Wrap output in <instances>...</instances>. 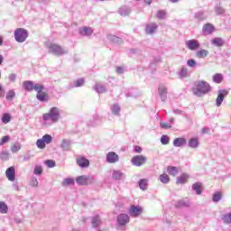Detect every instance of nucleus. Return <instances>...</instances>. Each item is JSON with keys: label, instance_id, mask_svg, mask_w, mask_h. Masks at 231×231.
<instances>
[{"label": "nucleus", "instance_id": "47", "mask_svg": "<svg viewBox=\"0 0 231 231\" xmlns=\"http://www.w3.org/2000/svg\"><path fill=\"white\" fill-rule=\"evenodd\" d=\"M195 19H197L198 21H205V19H207V16L203 12H198L195 14Z\"/></svg>", "mask_w": 231, "mask_h": 231}, {"label": "nucleus", "instance_id": "11", "mask_svg": "<svg viewBox=\"0 0 231 231\" xmlns=\"http://www.w3.org/2000/svg\"><path fill=\"white\" fill-rule=\"evenodd\" d=\"M79 33L81 37H91L93 35V29L88 26H82L79 28Z\"/></svg>", "mask_w": 231, "mask_h": 231}, {"label": "nucleus", "instance_id": "1", "mask_svg": "<svg viewBox=\"0 0 231 231\" xmlns=\"http://www.w3.org/2000/svg\"><path fill=\"white\" fill-rule=\"evenodd\" d=\"M59 120H60V108L59 106H52L48 113L42 115V125L43 127H51Z\"/></svg>", "mask_w": 231, "mask_h": 231}, {"label": "nucleus", "instance_id": "12", "mask_svg": "<svg viewBox=\"0 0 231 231\" xmlns=\"http://www.w3.org/2000/svg\"><path fill=\"white\" fill-rule=\"evenodd\" d=\"M94 90L98 93V95L102 93H106L107 91V85L102 82H97L94 86Z\"/></svg>", "mask_w": 231, "mask_h": 231}, {"label": "nucleus", "instance_id": "18", "mask_svg": "<svg viewBox=\"0 0 231 231\" xmlns=\"http://www.w3.org/2000/svg\"><path fill=\"white\" fill-rule=\"evenodd\" d=\"M188 145L190 149H198L199 147V138L192 137L189 140Z\"/></svg>", "mask_w": 231, "mask_h": 231}, {"label": "nucleus", "instance_id": "56", "mask_svg": "<svg viewBox=\"0 0 231 231\" xmlns=\"http://www.w3.org/2000/svg\"><path fill=\"white\" fill-rule=\"evenodd\" d=\"M33 89L37 91V93L42 92V89H44V87L42 84H34Z\"/></svg>", "mask_w": 231, "mask_h": 231}, {"label": "nucleus", "instance_id": "8", "mask_svg": "<svg viewBox=\"0 0 231 231\" xmlns=\"http://www.w3.org/2000/svg\"><path fill=\"white\" fill-rule=\"evenodd\" d=\"M131 221L129 215L125 213H121L117 216V225L118 226H125Z\"/></svg>", "mask_w": 231, "mask_h": 231}, {"label": "nucleus", "instance_id": "62", "mask_svg": "<svg viewBox=\"0 0 231 231\" xmlns=\"http://www.w3.org/2000/svg\"><path fill=\"white\" fill-rule=\"evenodd\" d=\"M134 152H137V154H140L142 152V148L140 146H134Z\"/></svg>", "mask_w": 231, "mask_h": 231}, {"label": "nucleus", "instance_id": "13", "mask_svg": "<svg viewBox=\"0 0 231 231\" xmlns=\"http://www.w3.org/2000/svg\"><path fill=\"white\" fill-rule=\"evenodd\" d=\"M5 176L9 181H15V168L14 166L9 167L5 171Z\"/></svg>", "mask_w": 231, "mask_h": 231}, {"label": "nucleus", "instance_id": "33", "mask_svg": "<svg viewBox=\"0 0 231 231\" xmlns=\"http://www.w3.org/2000/svg\"><path fill=\"white\" fill-rule=\"evenodd\" d=\"M202 32L206 35H210V33H212V32H214V26H212V24H210V23L205 24L202 29Z\"/></svg>", "mask_w": 231, "mask_h": 231}, {"label": "nucleus", "instance_id": "64", "mask_svg": "<svg viewBox=\"0 0 231 231\" xmlns=\"http://www.w3.org/2000/svg\"><path fill=\"white\" fill-rule=\"evenodd\" d=\"M116 72L119 73L120 75H122V73H124V68H122V67H117V68H116Z\"/></svg>", "mask_w": 231, "mask_h": 231}, {"label": "nucleus", "instance_id": "57", "mask_svg": "<svg viewBox=\"0 0 231 231\" xmlns=\"http://www.w3.org/2000/svg\"><path fill=\"white\" fill-rule=\"evenodd\" d=\"M8 142H10V136L8 135L3 136L2 139L0 140V146L5 145V143H8Z\"/></svg>", "mask_w": 231, "mask_h": 231}, {"label": "nucleus", "instance_id": "31", "mask_svg": "<svg viewBox=\"0 0 231 231\" xmlns=\"http://www.w3.org/2000/svg\"><path fill=\"white\" fill-rule=\"evenodd\" d=\"M189 176L187 173H183L181 176H180L177 179V184L178 185H183V183H187V180H189Z\"/></svg>", "mask_w": 231, "mask_h": 231}, {"label": "nucleus", "instance_id": "20", "mask_svg": "<svg viewBox=\"0 0 231 231\" xmlns=\"http://www.w3.org/2000/svg\"><path fill=\"white\" fill-rule=\"evenodd\" d=\"M192 190L196 191V194L198 196H201L203 192V183L201 182H196L192 185Z\"/></svg>", "mask_w": 231, "mask_h": 231}, {"label": "nucleus", "instance_id": "40", "mask_svg": "<svg viewBox=\"0 0 231 231\" xmlns=\"http://www.w3.org/2000/svg\"><path fill=\"white\" fill-rule=\"evenodd\" d=\"M84 84H85L84 79L80 78L73 82L72 88H82Z\"/></svg>", "mask_w": 231, "mask_h": 231}, {"label": "nucleus", "instance_id": "6", "mask_svg": "<svg viewBox=\"0 0 231 231\" xmlns=\"http://www.w3.org/2000/svg\"><path fill=\"white\" fill-rule=\"evenodd\" d=\"M185 44H186V48H188V50H190L191 51H196L199 50V46H201V44L199 43V41L196 39L188 40L185 42Z\"/></svg>", "mask_w": 231, "mask_h": 231}, {"label": "nucleus", "instance_id": "16", "mask_svg": "<svg viewBox=\"0 0 231 231\" xmlns=\"http://www.w3.org/2000/svg\"><path fill=\"white\" fill-rule=\"evenodd\" d=\"M112 178L116 181H120V180H124V178H125V174L122 172V170H114L112 171Z\"/></svg>", "mask_w": 231, "mask_h": 231}, {"label": "nucleus", "instance_id": "50", "mask_svg": "<svg viewBox=\"0 0 231 231\" xmlns=\"http://www.w3.org/2000/svg\"><path fill=\"white\" fill-rule=\"evenodd\" d=\"M36 145L38 149H46V143L42 140V138L36 141Z\"/></svg>", "mask_w": 231, "mask_h": 231}, {"label": "nucleus", "instance_id": "15", "mask_svg": "<svg viewBox=\"0 0 231 231\" xmlns=\"http://www.w3.org/2000/svg\"><path fill=\"white\" fill-rule=\"evenodd\" d=\"M187 145V139L184 137H177L173 140L174 147H185Z\"/></svg>", "mask_w": 231, "mask_h": 231}, {"label": "nucleus", "instance_id": "23", "mask_svg": "<svg viewBox=\"0 0 231 231\" xmlns=\"http://www.w3.org/2000/svg\"><path fill=\"white\" fill-rule=\"evenodd\" d=\"M211 42L213 46H217V48L225 46V40L223 38H214Z\"/></svg>", "mask_w": 231, "mask_h": 231}, {"label": "nucleus", "instance_id": "63", "mask_svg": "<svg viewBox=\"0 0 231 231\" xmlns=\"http://www.w3.org/2000/svg\"><path fill=\"white\" fill-rule=\"evenodd\" d=\"M0 97L3 98L5 97V89H3V86L0 85Z\"/></svg>", "mask_w": 231, "mask_h": 231}, {"label": "nucleus", "instance_id": "42", "mask_svg": "<svg viewBox=\"0 0 231 231\" xmlns=\"http://www.w3.org/2000/svg\"><path fill=\"white\" fill-rule=\"evenodd\" d=\"M0 214H8V205L4 201H0Z\"/></svg>", "mask_w": 231, "mask_h": 231}, {"label": "nucleus", "instance_id": "22", "mask_svg": "<svg viewBox=\"0 0 231 231\" xmlns=\"http://www.w3.org/2000/svg\"><path fill=\"white\" fill-rule=\"evenodd\" d=\"M118 12L120 15H122L123 17H125L126 15H129V14H131V7L124 5L121 8H119Z\"/></svg>", "mask_w": 231, "mask_h": 231}, {"label": "nucleus", "instance_id": "55", "mask_svg": "<svg viewBox=\"0 0 231 231\" xmlns=\"http://www.w3.org/2000/svg\"><path fill=\"white\" fill-rule=\"evenodd\" d=\"M160 127L162 129H171L172 127V125H171V123H163V122H161L160 123Z\"/></svg>", "mask_w": 231, "mask_h": 231}, {"label": "nucleus", "instance_id": "32", "mask_svg": "<svg viewBox=\"0 0 231 231\" xmlns=\"http://www.w3.org/2000/svg\"><path fill=\"white\" fill-rule=\"evenodd\" d=\"M189 77V69L182 67L179 71V79H187Z\"/></svg>", "mask_w": 231, "mask_h": 231}, {"label": "nucleus", "instance_id": "17", "mask_svg": "<svg viewBox=\"0 0 231 231\" xmlns=\"http://www.w3.org/2000/svg\"><path fill=\"white\" fill-rule=\"evenodd\" d=\"M77 164L79 167H81V169H86L89 167V160L86 159V157H79L77 159Z\"/></svg>", "mask_w": 231, "mask_h": 231}, {"label": "nucleus", "instance_id": "51", "mask_svg": "<svg viewBox=\"0 0 231 231\" xmlns=\"http://www.w3.org/2000/svg\"><path fill=\"white\" fill-rule=\"evenodd\" d=\"M19 151H21V143H16L11 146L12 152L15 153V152H19Z\"/></svg>", "mask_w": 231, "mask_h": 231}, {"label": "nucleus", "instance_id": "41", "mask_svg": "<svg viewBox=\"0 0 231 231\" xmlns=\"http://www.w3.org/2000/svg\"><path fill=\"white\" fill-rule=\"evenodd\" d=\"M11 120H12V116L10 114H8V113L3 114V116H2V123L3 124H10Z\"/></svg>", "mask_w": 231, "mask_h": 231}, {"label": "nucleus", "instance_id": "45", "mask_svg": "<svg viewBox=\"0 0 231 231\" xmlns=\"http://www.w3.org/2000/svg\"><path fill=\"white\" fill-rule=\"evenodd\" d=\"M156 17L161 20L167 19V12L165 10H160L157 12Z\"/></svg>", "mask_w": 231, "mask_h": 231}, {"label": "nucleus", "instance_id": "38", "mask_svg": "<svg viewBox=\"0 0 231 231\" xmlns=\"http://www.w3.org/2000/svg\"><path fill=\"white\" fill-rule=\"evenodd\" d=\"M223 74L217 73L213 76V82H215V84H221L223 82Z\"/></svg>", "mask_w": 231, "mask_h": 231}, {"label": "nucleus", "instance_id": "52", "mask_svg": "<svg viewBox=\"0 0 231 231\" xmlns=\"http://www.w3.org/2000/svg\"><path fill=\"white\" fill-rule=\"evenodd\" d=\"M10 158V152H8L7 151H3L0 152V160H9Z\"/></svg>", "mask_w": 231, "mask_h": 231}, {"label": "nucleus", "instance_id": "25", "mask_svg": "<svg viewBox=\"0 0 231 231\" xmlns=\"http://www.w3.org/2000/svg\"><path fill=\"white\" fill-rule=\"evenodd\" d=\"M197 59H206V57H208V51L205 49L199 50L196 52Z\"/></svg>", "mask_w": 231, "mask_h": 231}, {"label": "nucleus", "instance_id": "29", "mask_svg": "<svg viewBox=\"0 0 231 231\" xmlns=\"http://www.w3.org/2000/svg\"><path fill=\"white\" fill-rule=\"evenodd\" d=\"M167 172L170 174V176H177V174L180 172V170L175 166H168Z\"/></svg>", "mask_w": 231, "mask_h": 231}, {"label": "nucleus", "instance_id": "19", "mask_svg": "<svg viewBox=\"0 0 231 231\" xmlns=\"http://www.w3.org/2000/svg\"><path fill=\"white\" fill-rule=\"evenodd\" d=\"M158 30V24L157 23H150L146 25L145 32L148 35H152Z\"/></svg>", "mask_w": 231, "mask_h": 231}, {"label": "nucleus", "instance_id": "58", "mask_svg": "<svg viewBox=\"0 0 231 231\" xmlns=\"http://www.w3.org/2000/svg\"><path fill=\"white\" fill-rule=\"evenodd\" d=\"M30 185L31 187H39V180L35 177H32Z\"/></svg>", "mask_w": 231, "mask_h": 231}, {"label": "nucleus", "instance_id": "7", "mask_svg": "<svg viewBox=\"0 0 231 231\" xmlns=\"http://www.w3.org/2000/svg\"><path fill=\"white\" fill-rule=\"evenodd\" d=\"M106 162V163H118L120 162V156L115 152H108Z\"/></svg>", "mask_w": 231, "mask_h": 231}, {"label": "nucleus", "instance_id": "5", "mask_svg": "<svg viewBox=\"0 0 231 231\" xmlns=\"http://www.w3.org/2000/svg\"><path fill=\"white\" fill-rule=\"evenodd\" d=\"M131 162L135 167H142L143 165H145V163H147V157L143 155H135L132 158Z\"/></svg>", "mask_w": 231, "mask_h": 231}, {"label": "nucleus", "instance_id": "49", "mask_svg": "<svg viewBox=\"0 0 231 231\" xmlns=\"http://www.w3.org/2000/svg\"><path fill=\"white\" fill-rule=\"evenodd\" d=\"M171 142V138L169 137V135H162L161 137V143L162 145H169V143Z\"/></svg>", "mask_w": 231, "mask_h": 231}, {"label": "nucleus", "instance_id": "61", "mask_svg": "<svg viewBox=\"0 0 231 231\" xmlns=\"http://www.w3.org/2000/svg\"><path fill=\"white\" fill-rule=\"evenodd\" d=\"M15 79H17V74L13 73L9 75L10 82H15Z\"/></svg>", "mask_w": 231, "mask_h": 231}, {"label": "nucleus", "instance_id": "34", "mask_svg": "<svg viewBox=\"0 0 231 231\" xmlns=\"http://www.w3.org/2000/svg\"><path fill=\"white\" fill-rule=\"evenodd\" d=\"M223 198V193L221 191H217L213 194L212 200L214 203H219Z\"/></svg>", "mask_w": 231, "mask_h": 231}, {"label": "nucleus", "instance_id": "46", "mask_svg": "<svg viewBox=\"0 0 231 231\" xmlns=\"http://www.w3.org/2000/svg\"><path fill=\"white\" fill-rule=\"evenodd\" d=\"M75 183V180L71 178H66L62 180L61 185L63 187H68V185H73Z\"/></svg>", "mask_w": 231, "mask_h": 231}, {"label": "nucleus", "instance_id": "54", "mask_svg": "<svg viewBox=\"0 0 231 231\" xmlns=\"http://www.w3.org/2000/svg\"><path fill=\"white\" fill-rule=\"evenodd\" d=\"M44 164L49 167V169H53L55 167L56 163L55 161L53 160H47L44 162Z\"/></svg>", "mask_w": 231, "mask_h": 231}, {"label": "nucleus", "instance_id": "28", "mask_svg": "<svg viewBox=\"0 0 231 231\" xmlns=\"http://www.w3.org/2000/svg\"><path fill=\"white\" fill-rule=\"evenodd\" d=\"M88 176L81 175L76 179V183H78V185H88Z\"/></svg>", "mask_w": 231, "mask_h": 231}, {"label": "nucleus", "instance_id": "36", "mask_svg": "<svg viewBox=\"0 0 231 231\" xmlns=\"http://www.w3.org/2000/svg\"><path fill=\"white\" fill-rule=\"evenodd\" d=\"M36 98L40 100V102H48V96L42 91L37 93Z\"/></svg>", "mask_w": 231, "mask_h": 231}, {"label": "nucleus", "instance_id": "30", "mask_svg": "<svg viewBox=\"0 0 231 231\" xmlns=\"http://www.w3.org/2000/svg\"><path fill=\"white\" fill-rule=\"evenodd\" d=\"M138 183L141 190H147V187H149V180L141 179Z\"/></svg>", "mask_w": 231, "mask_h": 231}, {"label": "nucleus", "instance_id": "14", "mask_svg": "<svg viewBox=\"0 0 231 231\" xmlns=\"http://www.w3.org/2000/svg\"><path fill=\"white\" fill-rule=\"evenodd\" d=\"M158 93L161 100L165 102V100H167V87L160 85L158 88Z\"/></svg>", "mask_w": 231, "mask_h": 231}, {"label": "nucleus", "instance_id": "10", "mask_svg": "<svg viewBox=\"0 0 231 231\" xmlns=\"http://www.w3.org/2000/svg\"><path fill=\"white\" fill-rule=\"evenodd\" d=\"M226 95H228V91L225 89L218 91L217 97L216 99L217 107H221V105L223 104V101L225 100V97H226Z\"/></svg>", "mask_w": 231, "mask_h": 231}, {"label": "nucleus", "instance_id": "39", "mask_svg": "<svg viewBox=\"0 0 231 231\" xmlns=\"http://www.w3.org/2000/svg\"><path fill=\"white\" fill-rule=\"evenodd\" d=\"M100 223H101V220H100L99 216H95V217H92V226L94 228H97V226H100Z\"/></svg>", "mask_w": 231, "mask_h": 231}, {"label": "nucleus", "instance_id": "24", "mask_svg": "<svg viewBox=\"0 0 231 231\" xmlns=\"http://www.w3.org/2000/svg\"><path fill=\"white\" fill-rule=\"evenodd\" d=\"M33 81L26 80L23 83V88L25 91H33Z\"/></svg>", "mask_w": 231, "mask_h": 231}, {"label": "nucleus", "instance_id": "27", "mask_svg": "<svg viewBox=\"0 0 231 231\" xmlns=\"http://www.w3.org/2000/svg\"><path fill=\"white\" fill-rule=\"evenodd\" d=\"M221 219L224 225H231V211L229 213L223 214Z\"/></svg>", "mask_w": 231, "mask_h": 231}, {"label": "nucleus", "instance_id": "9", "mask_svg": "<svg viewBox=\"0 0 231 231\" xmlns=\"http://www.w3.org/2000/svg\"><path fill=\"white\" fill-rule=\"evenodd\" d=\"M143 212V208L140 206H131L128 214L131 217H138Z\"/></svg>", "mask_w": 231, "mask_h": 231}, {"label": "nucleus", "instance_id": "44", "mask_svg": "<svg viewBox=\"0 0 231 231\" xmlns=\"http://www.w3.org/2000/svg\"><path fill=\"white\" fill-rule=\"evenodd\" d=\"M176 207H190V201L187 199L179 200Z\"/></svg>", "mask_w": 231, "mask_h": 231}, {"label": "nucleus", "instance_id": "53", "mask_svg": "<svg viewBox=\"0 0 231 231\" xmlns=\"http://www.w3.org/2000/svg\"><path fill=\"white\" fill-rule=\"evenodd\" d=\"M14 97H15V91L9 90L6 94V100H14Z\"/></svg>", "mask_w": 231, "mask_h": 231}, {"label": "nucleus", "instance_id": "35", "mask_svg": "<svg viewBox=\"0 0 231 231\" xmlns=\"http://www.w3.org/2000/svg\"><path fill=\"white\" fill-rule=\"evenodd\" d=\"M159 180L161 183H163L164 185H167V183L171 181V178L169 177V175H167V173L161 174L159 176Z\"/></svg>", "mask_w": 231, "mask_h": 231}, {"label": "nucleus", "instance_id": "21", "mask_svg": "<svg viewBox=\"0 0 231 231\" xmlns=\"http://www.w3.org/2000/svg\"><path fill=\"white\" fill-rule=\"evenodd\" d=\"M121 110H122V108H120V105H118V103H115L110 107V111H111L112 115H114L115 116H120Z\"/></svg>", "mask_w": 231, "mask_h": 231}, {"label": "nucleus", "instance_id": "2", "mask_svg": "<svg viewBox=\"0 0 231 231\" xmlns=\"http://www.w3.org/2000/svg\"><path fill=\"white\" fill-rule=\"evenodd\" d=\"M212 87L205 80H198L193 83L191 91L195 97H205L208 93H210Z\"/></svg>", "mask_w": 231, "mask_h": 231}, {"label": "nucleus", "instance_id": "48", "mask_svg": "<svg viewBox=\"0 0 231 231\" xmlns=\"http://www.w3.org/2000/svg\"><path fill=\"white\" fill-rule=\"evenodd\" d=\"M33 174H35V176H41V174H42V166L36 164L33 170Z\"/></svg>", "mask_w": 231, "mask_h": 231}, {"label": "nucleus", "instance_id": "26", "mask_svg": "<svg viewBox=\"0 0 231 231\" xmlns=\"http://www.w3.org/2000/svg\"><path fill=\"white\" fill-rule=\"evenodd\" d=\"M106 38L107 41H110V42H114L115 44H120L122 42V38L115 36L113 34H108Z\"/></svg>", "mask_w": 231, "mask_h": 231}, {"label": "nucleus", "instance_id": "60", "mask_svg": "<svg viewBox=\"0 0 231 231\" xmlns=\"http://www.w3.org/2000/svg\"><path fill=\"white\" fill-rule=\"evenodd\" d=\"M196 65L197 63L195 60L190 59L187 60V66H189V68H196Z\"/></svg>", "mask_w": 231, "mask_h": 231}, {"label": "nucleus", "instance_id": "37", "mask_svg": "<svg viewBox=\"0 0 231 231\" xmlns=\"http://www.w3.org/2000/svg\"><path fill=\"white\" fill-rule=\"evenodd\" d=\"M69 145H71V141L63 139L61 142L60 147L61 149H63V151H69Z\"/></svg>", "mask_w": 231, "mask_h": 231}, {"label": "nucleus", "instance_id": "4", "mask_svg": "<svg viewBox=\"0 0 231 231\" xmlns=\"http://www.w3.org/2000/svg\"><path fill=\"white\" fill-rule=\"evenodd\" d=\"M28 39V31L24 28H17L14 31V41L16 42H25Z\"/></svg>", "mask_w": 231, "mask_h": 231}, {"label": "nucleus", "instance_id": "43", "mask_svg": "<svg viewBox=\"0 0 231 231\" xmlns=\"http://www.w3.org/2000/svg\"><path fill=\"white\" fill-rule=\"evenodd\" d=\"M42 141L45 143L46 145H50L51 142H53V137L51 134H44L42 137Z\"/></svg>", "mask_w": 231, "mask_h": 231}, {"label": "nucleus", "instance_id": "59", "mask_svg": "<svg viewBox=\"0 0 231 231\" xmlns=\"http://www.w3.org/2000/svg\"><path fill=\"white\" fill-rule=\"evenodd\" d=\"M215 12L217 14V15H221L222 14H225V9H223V7L220 5H217L215 7Z\"/></svg>", "mask_w": 231, "mask_h": 231}, {"label": "nucleus", "instance_id": "3", "mask_svg": "<svg viewBox=\"0 0 231 231\" xmlns=\"http://www.w3.org/2000/svg\"><path fill=\"white\" fill-rule=\"evenodd\" d=\"M47 48L49 50V53H52V55H56V57H61V55H66L68 53V48L61 47L57 43H49L47 44Z\"/></svg>", "mask_w": 231, "mask_h": 231}]
</instances>
